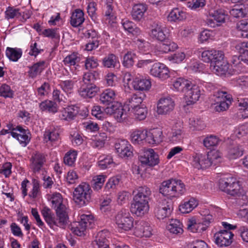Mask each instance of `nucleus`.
Wrapping results in <instances>:
<instances>
[{
    "mask_svg": "<svg viewBox=\"0 0 248 248\" xmlns=\"http://www.w3.org/2000/svg\"><path fill=\"white\" fill-rule=\"evenodd\" d=\"M135 193L131 204L130 211L137 217H142L149 210V201L151 195L150 188L146 186L139 187Z\"/></svg>",
    "mask_w": 248,
    "mask_h": 248,
    "instance_id": "obj_1",
    "label": "nucleus"
},
{
    "mask_svg": "<svg viewBox=\"0 0 248 248\" xmlns=\"http://www.w3.org/2000/svg\"><path fill=\"white\" fill-rule=\"evenodd\" d=\"M186 192L185 185L180 180L170 179L163 181L159 187V192L170 199L179 198Z\"/></svg>",
    "mask_w": 248,
    "mask_h": 248,
    "instance_id": "obj_2",
    "label": "nucleus"
},
{
    "mask_svg": "<svg viewBox=\"0 0 248 248\" xmlns=\"http://www.w3.org/2000/svg\"><path fill=\"white\" fill-rule=\"evenodd\" d=\"M92 193V190L90 185L85 182L81 183L74 189V200L79 206H85L90 202Z\"/></svg>",
    "mask_w": 248,
    "mask_h": 248,
    "instance_id": "obj_3",
    "label": "nucleus"
},
{
    "mask_svg": "<svg viewBox=\"0 0 248 248\" xmlns=\"http://www.w3.org/2000/svg\"><path fill=\"white\" fill-rule=\"evenodd\" d=\"M232 101V95L223 91L215 92L210 98L211 107L214 108H228Z\"/></svg>",
    "mask_w": 248,
    "mask_h": 248,
    "instance_id": "obj_4",
    "label": "nucleus"
},
{
    "mask_svg": "<svg viewBox=\"0 0 248 248\" xmlns=\"http://www.w3.org/2000/svg\"><path fill=\"white\" fill-rule=\"evenodd\" d=\"M227 16V14L223 9L210 8L208 10L206 24L208 26L212 28L220 26L225 22Z\"/></svg>",
    "mask_w": 248,
    "mask_h": 248,
    "instance_id": "obj_5",
    "label": "nucleus"
},
{
    "mask_svg": "<svg viewBox=\"0 0 248 248\" xmlns=\"http://www.w3.org/2000/svg\"><path fill=\"white\" fill-rule=\"evenodd\" d=\"M114 221L119 230L129 231L133 227L134 219L126 211L119 212L115 217Z\"/></svg>",
    "mask_w": 248,
    "mask_h": 248,
    "instance_id": "obj_6",
    "label": "nucleus"
},
{
    "mask_svg": "<svg viewBox=\"0 0 248 248\" xmlns=\"http://www.w3.org/2000/svg\"><path fill=\"white\" fill-rule=\"evenodd\" d=\"M149 73L151 75L158 78L159 80L165 81L173 75V73L175 72H170L169 68L164 63L156 62L152 65Z\"/></svg>",
    "mask_w": 248,
    "mask_h": 248,
    "instance_id": "obj_7",
    "label": "nucleus"
},
{
    "mask_svg": "<svg viewBox=\"0 0 248 248\" xmlns=\"http://www.w3.org/2000/svg\"><path fill=\"white\" fill-rule=\"evenodd\" d=\"M52 207L55 209L57 216H62L68 221V209L66 203L63 200L61 194L59 193L53 194L51 197Z\"/></svg>",
    "mask_w": 248,
    "mask_h": 248,
    "instance_id": "obj_8",
    "label": "nucleus"
},
{
    "mask_svg": "<svg viewBox=\"0 0 248 248\" xmlns=\"http://www.w3.org/2000/svg\"><path fill=\"white\" fill-rule=\"evenodd\" d=\"M42 214L46 222L52 228L55 227H63L68 222L63 216L57 215V217H53L50 210L47 208H44L42 210Z\"/></svg>",
    "mask_w": 248,
    "mask_h": 248,
    "instance_id": "obj_9",
    "label": "nucleus"
},
{
    "mask_svg": "<svg viewBox=\"0 0 248 248\" xmlns=\"http://www.w3.org/2000/svg\"><path fill=\"white\" fill-rule=\"evenodd\" d=\"M150 36L160 42L165 41L170 36V30L166 27H163L161 24L154 23L149 32Z\"/></svg>",
    "mask_w": 248,
    "mask_h": 248,
    "instance_id": "obj_10",
    "label": "nucleus"
},
{
    "mask_svg": "<svg viewBox=\"0 0 248 248\" xmlns=\"http://www.w3.org/2000/svg\"><path fill=\"white\" fill-rule=\"evenodd\" d=\"M186 95L184 98V102L182 106L184 108L190 106L199 100L201 95L200 88L196 85L191 83L189 89L185 92Z\"/></svg>",
    "mask_w": 248,
    "mask_h": 248,
    "instance_id": "obj_11",
    "label": "nucleus"
},
{
    "mask_svg": "<svg viewBox=\"0 0 248 248\" xmlns=\"http://www.w3.org/2000/svg\"><path fill=\"white\" fill-rule=\"evenodd\" d=\"M46 161V156L43 154L37 152L32 155L30 159V167L36 174L46 172L44 165Z\"/></svg>",
    "mask_w": 248,
    "mask_h": 248,
    "instance_id": "obj_12",
    "label": "nucleus"
},
{
    "mask_svg": "<svg viewBox=\"0 0 248 248\" xmlns=\"http://www.w3.org/2000/svg\"><path fill=\"white\" fill-rule=\"evenodd\" d=\"M233 236L230 231L220 230L214 234V241L219 247H227L232 244Z\"/></svg>",
    "mask_w": 248,
    "mask_h": 248,
    "instance_id": "obj_13",
    "label": "nucleus"
},
{
    "mask_svg": "<svg viewBox=\"0 0 248 248\" xmlns=\"http://www.w3.org/2000/svg\"><path fill=\"white\" fill-rule=\"evenodd\" d=\"M163 42V43L152 47L151 52L155 55L160 56L170 51H173L178 48L177 44L174 42L166 39Z\"/></svg>",
    "mask_w": 248,
    "mask_h": 248,
    "instance_id": "obj_14",
    "label": "nucleus"
},
{
    "mask_svg": "<svg viewBox=\"0 0 248 248\" xmlns=\"http://www.w3.org/2000/svg\"><path fill=\"white\" fill-rule=\"evenodd\" d=\"M139 159L142 164L149 166H155L159 161L158 155L153 149L144 150Z\"/></svg>",
    "mask_w": 248,
    "mask_h": 248,
    "instance_id": "obj_15",
    "label": "nucleus"
},
{
    "mask_svg": "<svg viewBox=\"0 0 248 248\" xmlns=\"http://www.w3.org/2000/svg\"><path fill=\"white\" fill-rule=\"evenodd\" d=\"M172 210L171 203L166 200L159 202L155 208V213L159 219H163L169 217Z\"/></svg>",
    "mask_w": 248,
    "mask_h": 248,
    "instance_id": "obj_16",
    "label": "nucleus"
},
{
    "mask_svg": "<svg viewBox=\"0 0 248 248\" xmlns=\"http://www.w3.org/2000/svg\"><path fill=\"white\" fill-rule=\"evenodd\" d=\"M192 82L184 78H172L170 83V89L174 92L185 93L191 86Z\"/></svg>",
    "mask_w": 248,
    "mask_h": 248,
    "instance_id": "obj_17",
    "label": "nucleus"
},
{
    "mask_svg": "<svg viewBox=\"0 0 248 248\" xmlns=\"http://www.w3.org/2000/svg\"><path fill=\"white\" fill-rule=\"evenodd\" d=\"M109 235L110 233L107 230L99 232L91 243L90 248H109L108 240Z\"/></svg>",
    "mask_w": 248,
    "mask_h": 248,
    "instance_id": "obj_18",
    "label": "nucleus"
},
{
    "mask_svg": "<svg viewBox=\"0 0 248 248\" xmlns=\"http://www.w3.org/2000/svg\"><path fill=\"white\" fill-rule=\"evenodd\" d=\"M115 148L121 157H129L132 155V147L125 140H118L115 144Z\"/></svg>",
    "mask_w": 248,
    "mask_h": 248,
    "instance_id": "obj_19",
    "label": "nucleus"
},
{
    "mask_svg": "<svg viewBox=\"0 0 248 248\" xmlns=\"http://www.w3.org/2000/svg\"><path fill=\"white\" fill-rule=\"evenodd\" d=\"M191 164L198 169H204L211 166L207 154H195L192 156Z\"/></svg>",
    "mask_w": 248,
    "mask_h": 248,
    "instance_id": "obj_20",
    "label": "nucleus"
},
{
    "mask_svg": "<svg viewBox=\"0 0 248 248\" xmlns=\"http://www.w3.org/2000/svg\"><path fill=\"white\" fill-rule=\"evenodd\" d=\"M61 132L60 127L58 126H51L46 129L44 134V140L46 143H55L60 139Z\"/></svg>",
    "mask_w": 248,
    "mask_h": 248,
    "instance_id": "obj_21",
    "label": "nucleus"
},
{
    "mask_svg": "<svg viewBox=\"0 0 248 248\" xmlns=\"http://www.w3.org/2000/svg\"><path fill=\"white\" fill-rule=\"evenodd\" d=\"M16 130L18 133L11 131L10 133L11 136L16 139L23 146H26L30 141V132L20 126H16Z\"/></svg>",
    "mask_w": 248,
    "mask_h": 248,
    "instance_id": "obj_22",
    "label": "nucleus"
},
{
    "mask_svg": "<svg viewBox=\"0 0 248 248\" xmlns=\"http://www.w3.org/2000/svg\"><path fill=\"white\" fill-rule=\"evenodd\" d=\"M152 229L149 224L144 221L138 222L134 230V234L138 237H149L152 234Z\"/></svg>",
    "mask_w": 248,
    "mask_h": 248,
    "instance_id": "obj_23",
    "label": "nucleus"
},
{
    "mask_svg": "<svg viewBox=\"0 0 248 248\" xmlns=\"http://www.w3.org/2000/svg\"><path fill=\"white\" fill-rule=\"evenodd\" d=\"M147 134L146 130H133L130 133V139L134 144L140 145L146 141Z\"/></svg>",
    "mask_w": 248,
    "mask_h": 248,
    "instance_id": "obj_24",
    "label": "nucleus"
},
{
    "mask_svg": "<svg viewBox=\"0 0 248 248\" xmlns=\"http://www.w3.org/2000/svg\"><path fill=\"white\" fill-rule=\"evenodd\" d=\"M187 17V13L183 9L174 8L172 9L167 16L168 21L170 22L183 21Z\"/></svg>",
    "mask_w": 248,
    "mask_h": 248,
    "instance_id": "obj_25",
    "label": "nucleus"
},
{
    "mask_svg": "<svg viewBox=\"0 0 248 248\" xmlns=\"http://www.w3.org/2000/svg\"><path fill=\"white\" fill-rule=\"evenodd\" d=\"M146 142L150 144L156 145L163 140L162 131L159 128H154L147 131Z\"/></svg>",
    "mask_w": 248,
    "mask_h": 248,
    "instance_id": "obj_26",
    "label": "nucleus"
},
{
    "mask_svg": "<svg viewBox=\"0 0 248 248\" xmlns=\"http://www.w3.org/2000/svg\"><path fill=\"white\" fill-rule=\"evenodd\" d=\"M183 123L179 122L176 123L172 127L170 140L175 143L181 142L184 138V133L183 131Z\"/></svg>",
    "mask_w": 248,
    "mask_h": 248,
    "instance_id": "obj_27",
    "label": "nucleus"
},
{
    "mask_svg": "<svg viewBox=\"0 0 248 248\" xmlns=\"http://www.w3.org/2000/svg\"><path fill=\"white\" fill-rule=\"evenodd\" d=\"M98 89L93 83L83 84L79 90V93L83 98H92L96 95Z\"/></svg>",
    "mask_w": 248,
    "mask_h": 248,
    "instance_id": "obj_28",
    "label": "nucleus"
},
{
    "mask_svg": "<svg viewBox=\"0 0 248 248\" xmlns=\"http://www.w3.org/2000/svg\"><path fill=\"white\" fill-rule=\"evenodd\" d=\"M198 205V201L194 198H190L184 200L179 205V211L181 213L187 214L191 212Z\"/></svg>",
    "mask_w": 248,
    "mask_h": 248,
    "instance_id": "obj_29",
    "label": "nucleus"
},
{
    "mask_svg": "<svg viewBox=\"0 0 248 248\" xmlns=\"http://www.w3.org/2000/svg\"><path fill=\"white\" fill-rule=\"evenodd\" d=\"M147 5L143 3L135 4L132 8L131 16L135 21H140L144 17V14L147 10Z\"/></svg>",
    "mask_w": 248,
    "mask_h": 248,
    "instance_id": "obj_30",
    "label": "nucleus"
},
{
    "mask_svg": "<svg viewBox=\"0 0 248 248\" xmlns=\"http://www.w3.org/2000/svg\"><path fill=\"white\" fill-rule=\"evenodd\" d=\"M229 64L225 60H222L213 64L210 65L211 71L218 76H222L226 74L229 70Z\"/></svg>",
    "mask_w": 248,
    "mask_h": 248,
    "instance_id": "obj_31",
    "label": "nucleus"
},
{
    "mask_svg": "<svg viewBox=\"0 0 248 248\" xmlns=\"http://www.w3.org/2000/svg\"><path fill=\"white\" fill-rule=\"evenodd\" d=\"M227 194L234 197H242L243 200H246L247 196L244 194V190L240 183L235 179L227 191Z\"/></svg>",
    "mask_w": 248,
    "mask_h": 248,
    "instance_id": "obj_32",
    "label": "nucleus"
},
{
    "mask_svg": "<svg viewBox=\"0 0 248 248\" xmlns=\"http://www.w3.org/2000/svg\"><path fill=\"white\" fill-rule=\"evenodd\" d=\"M236 178L231 174H225L223 175L219 180L218 186L219 189L227 193L229 187L233 184Z\"/></svg>",
    "mask_w": 248,
    "mask_h": 248,
    "instance_id": "obj_33",
    "label": "nucleus"
},
{
    "mask_svg": "<svg viewBox=\"0 0 248 248\" xmlns=\"http://www.w3.org/2000/svg\"><path fill=\"white\" fill-rule=\"evenodd\" d=\"M84 20V13L82 10L76 9L73 12L70 20V24L73 27H77L80 26Z\"/></svg>",
    "mask_w": 248,
    "mask_h": 248,
    "instance_id": "obj_34",
    "label": "nucleus"
},
{
    "mask_svg": "<svg viewBox=\"0 0 248 248\" xmlns=\"http://www.w3.org/2000/svg\"><path fill=\"white\" fill-rule=\"evenodd\" d=\"M244 152L243 146L238 144L231 146L228 150L227 157L230 159H236L241 156Z\"/></svg>",
    "mask_w": 248,
    "mask_h": 248,
    "instance_id": "obj_35",
    "label": "nucleus"
},
{
    "mask_svg": "<svg viewBox=\"0 0 248 248\" xmlns=\"http://www.w3.org/2000/svg\"><path fill=\"white\" fill-rule=\"evenodd\" d=\"M107 135L105 133H99L93 136L91 139V145L93 148L100 149L104 146L107 140Z\"/></svg>",
    "mask_w": 248,
    "mask_h": 248,
    "instance_id": "obj_36",
    "label": "nucleus"
},
{
    "mask_svg": "<svg viewBox=\"0 0 248 248\" xmlns=\"http://www.w3.org/2000/svg\"><path fill=\"white\" fill-rule=\"evenodd\" d=\"M46 67V63L44 61H40L34 63L30 67L28 72L29 77L31 78H35L37 76L40 75Z\"/></svg>",
    "mask_w": 248,
    "mask_h": 248,
    "instance_id": "obj_37",
    "label": "nucleus"
},
{
    "mask_svg": "<svg viewBox=\"0 0 248 248\" xmlns=\"http://www.w3.org/2000/svg\"><path fill=\"white\" fill-rule=\"evenodd\" d=\"M121 23L125 31L134 36L140 34L141 31L133 22L127 19H123Z\"/></svg>",
    "mask_w": 248,
    "mask_h": 248,
    "instance_id": "obj_38",
    "label": "nucleus"
},
{
    "mask_svg": "<svg viewBox=\"0 0 248 248\" xmlns=\"http://www.w3.org/2000/svg\"><path fill=\"white\" fill-rule=\"evenodd\" d=\"M5 55L10 61L16 62L21 57L22 50L17 47H7L6 49Z\"/></svg>",
    "mask_w": 248,
    "mask_h": 248,
    "instance_id": "obj_39",
    "label": "nucleus"
},
{
    "mask_svg": "<svg viewBox=\"0 0 248 248\" xmlns=\"http://www.w3.org/2000/svg\"><path fill=\"white\" fill-rule=\"evenodd\" d=\"M132 85L135 90L146 91L151 88V82L148 79L136 78L132 81Z\"/></svg>",
    "mask_w": 248,
    "mask_h": 248,
    "instance_id": "obj_40",
    "label": "nucleus"
},
{
    "mask_svg": "<svg viewBox=\"0 0 248 248\" xmlns=\"http://www.w3.org/2000/svg\"><path fill=\"white\" fill-rule=\"evenodd\" d=\"M167 229L171 233L182 234L183 232V225L177 219H171L167 226Z\"/></svg>",
    "mask_w": 248,
    "mask_h": 248,
    "instance_id": "obj_41",
    "label": "nucleus"
},
{
    "mask_svg": "<svg viewBox=\"0 0 248 248\" xmlns=\"http://www.w3.org/2000/svg\"><path fill=\"white\" fill-rule=\"evenodd\" d=\"M115 96V93L113 90L108 89L100 94V101L103 104L108 105L114 100Z\"/></svg>",
    "mask_w": 248,
    "mask_h": 248,
    "instance_id": "obj_42",
    "label": "nucleus"
},
{
    "mask_svg": "<svg viewBox=\"0 0 248 248\" xmlns=\"http://www.w3.org/2000/svg\"><path fill=\"white\" fill-rule=\"evenodd\" d=\"M103 20L106 24L109 25H112L116 22V16L112 6L110 4H107L106 6Z\"/></svg>",
    "mask_w": 248,
    "mask_h": 248,
    "instance_id": "obj_43",
    "label": "nucleus"
},
{
    "mask_svg": "<svg viewBox=\"0 0 248 248\" xmlns=\"http://www.w3.org/2000/svg\"><path fill=\"white\" fill-rule=\"evenodd\" d=\"M175 105V101L170 96L162 97L157 103V108H172Z\"/></svg>",
    "mask_w": 248,
    "mask_h": 248,
    "instance_id": "obj_44",
    "label": "nucleus"
},
{
    "mask_svg": "<svg viewBox=\"0 0 248 248\" xmlns=\"http://www.w3.org/2000/svg\"><path fill=\"white\" fill-rule=\"evenodd\" d=\"M230 15L235 18H243L247 14V9L245 5L241 4L238 5H235L230 11Z\"/></svg>",
    "mask_w": 248,
    "mask_h": 248,
    "instance_id": "obj_45",
    "label": "nucleus"
},
{
    "mask_svg": "<svg viewBox=\"0 0 248 248\" xmlns=\"http://www.w3.org/2000/svg\"><path fill=\"white\" fill-rule=\"evenodd\" d=\"M98 167L102 170L112 166L114 164L112 157L110 155H102L98 158Z\"/></svg>",
    "mask_w": 248,
    "mask_h": 248,
    "instance_id": "obj_46",
    "label": "nucleus"
},
{
    "mask_svg": "<svg viewBox=\"0 0 248 248\" xmlns=\"http://www.w3.org/2000/svg\"><path fill=\"white\" fill-rule=\"evenodd\" d=\"M142 101L141 97L134 95L127 101L124 102V107H125V108H136L140 107Z\"/></svg>",
    "mask_w": 248,
    "mask_h": 248,
    "instance_id": "obj_47",
    "label": "nucleus"
},
{
    "mask_svg": "<svg viewBox=\"0 0 248 248\" xmlns=\"http://www.w3.org/2000/svg\"><path fill=\"white\" fill-rule=\"evenodd\" d=\"M214 38V32L209 30L205 29L201 31L198 35V41L200 44H203Z\"/></svg>",
    "mask_w": 248,
    "mask_h": 248,
    "instance_id": "obj_48",
    "label": "nucleus"
},
{
    "mask_svg": "<svg viewBox=\"0 0 248 248\" xmlns=\"http://www.w3.org/2000/svg\"><path fill=\"white\" fill-rule=\"evenodd\" d=\"M106 178V175L103 174L94 176L92 180L93 187V189L96 191L100 190L102 188Z\"/></svg>",
    "mask_w": 248,
    "mask_h": 248,
    "instance_id": "obj_49",
    "label": "nucleus"
},
{
    "mask_svg": "<svg viewBox=\"0 0 248 248\" xmlns=\"http://www.w3.org/2000/svg\"><path fill=\"white\" fill-rule=\"evenodd\" d=\"M87 228L86 225L78 221L72 224L71 230L76 235L81 236L85 234Z\"/></svg>",
    "mask_w": 248,
    "mask_h": 248,
    "instance_id": "obj_50",
    "label": "nucleus"
},
{
    "mask_svg": "<svg viewBox=\"0 0 248 248\" xmlns=\"http://www.w3.org/2000/svg\"><path fill=\"white\" fill-rule=\"evenodd\" d=\"M21 15V13L20 12V10L14 7L9 6L5 11V18L8 20L15 18L21 19L20 18Z\"/></svg>",
    "mask_w": 248,
    "mask_h": 248,
    "instance_id": "obj_51",
    "label": "nucleus"
},
{
    "mask_svg": "<svg viewBox=\"0 0 248 248\" xmlns=\"http://www.w3.org/2000/svg\"><path fill=\"white\" fill-rule=\"evenodd\" d=\"M119 62L118 58L113 54H110L103 60V64L105 67L114 68Z\"/></svg>",
    "mask_w": 248,
    "mask_h": 248,
    "instance_id": "obj_52",
    "label": "nucleus"
},
{
    "mask_svg": "<svg viewBox=\"0 0 248 248\" xmlns=\"http://www.w3.org/2000/svg\"><path fill=\"white\" fill-rule=\"evenodd\" d=\"M78 155V152L74 150H70L67 152L64 157L63 161L65 165L72 166L75 163Z\"/></svg>",
    "mask_w": 248,
    "mask_h": 248,
    "instance_id": "obj_53",
    "label": "nucleus"
},
{
    "mask_svg": "<svg viewBox=\"0 0 248 248\" xmlns=\"http://www.w3.org/2000/svg\"><path fill=\"white\" fill-rule=\"evenodd\" d=\"M80 57L77 53H73L67 56L63 60L64 64L68 66L78 65Z\"/></svg>",
    "mask_w": 248,
    "mask_h": 248,
    "instance_id": "obj_54",
    "label": "nucleus"
},
{
    "mask_svg": "<svg viewBox=\"0 0 248 248\" xmlns=\"http://www.w3.org/2000/svg\"><path fill=\"white\" fill-rule=\"evenodd\" d=\"M189 127L193 130H202L206 127V125L201 119L190 118L189 122Z\"/></svg>",
    "mask_w": 248,
    "mask_h": 248,
    "instance_id": "obj_55",
    "label": "nucleus"
},
{
    "mask_svg": "<svg viewBox=\"0 0 248 248\" xmlns=\"http://www.w3.org/2000/svg\"><path fill=\"white\" fill-rule=\"evenodd\" d=\"M220 140L216 136L211 135L207 136L203 141L204 146L207 148H210L212 147L217 145Z\"/></svg>",
    "mask_w": 248,
    "mask_h": 248,
    "instance_id": "obj_56",
    "label": "nucleus"
},
{
    "mask_svg": "<svg viewBox=\"0 0 248 248\" xmlns=\"http://www.w3.org/2000/svg\"><path fill=\"white\" fill-rule=\"evenodd\" d=\"M204 67V65L197 60H190L187 65L188 69L193 72H201L203 70Z\"/></svg>",
    "mask_w": 248,
    "mask_h": 248,
    "instance_id": "obj_57",
    "label": "nucleus"
},
{
    "mask_svg": "<svg viewBox=\"0 0 248 248\" xmlns=\"http://www.w3.org/2000/svg\"><path fill=\"white\" fill-rule=\"evenodd\" d=\"M207 155L208 160L211 162V166L212 165H216L221 161V154L218 151H211L207 154Z\"/></svg>",
    "mask_w": 248,
    "mask_h": 248,
    "instance_id": "obj_58",
    "label": "nucleus"
},
{
    "mask_svg": "<svg viewBox=\"0 0 248 248\" xmlns=\"http://www.w3.org/2000/svg\"><path fill=\"white\" fill-rule=\"evenodd\" d=\"M109 111L119 122H123L127 116L126 109H109Z\"/></svg>",
    "mask_w": 248,
    "mask_h": 248,
    "instance_id": "obj_59",
    "label": "nucleus"
},
{
    "mask_svg": "<svg viewBox=\"0 0 248 248\" xmlns=\"http://www.w3.org/2000/svg\"><path fill=\"white\" fill-rule=\"evenodd\" d=\"M236 85L240 87L243 90L248 89V75L238 76L234 78Z\"/></svg>",
    "mask_w": 248,
    "mask_h": 248,
    "instance_id": "obj_60",
    "label": "nucleus"
},
{
    "mask_svg": "<svg viewBox=\"0 0 248 248\" xmlns=\"http://www.w3.org/2000/svg\"><path fill=\"white\" fill-rule=\"evenodd\" d=\"M213 54H212V58L210 62V65L216 64L219 62L224 60V52L220 50L212 48Z\"/></svg>",
    "mask_w": 248,
    "mask_h": 248,
    "instance_id": "obj_61",
    "label": "nucleus"
},
{
    "mask_svg": "<svg viewBox=\"0 0 248 248\" xmlns=\"http://www.w3.org/2000/svg\"><path fill=\"white\" fill-rule=\"evenodd\" d=\"M135 54L131 51L127 52L124 56L123 64L127 68L131 67L134 63Z\"/></svg>",
    "mask_w": 248,
    "mask_h": 248,
    "instance_id": "obj_62",
    "label": "nucleus"
},
{
    "mask_svg": "<svg viewBox=\"0 0 248 248\" xmlns=\"http://www.w3.org/2000/svg\"><path fill=\"white\" fill-rule=\"evenodd\" d=\"M236 28L243 32L242 34L243 37L248 38V18L241 20L238 22Z\"/></svg>",
    "mask_w": 248,
    "mask_h": 248,
    "instance_id": "obj_63",
    "label": "nucleus"
},
{
    "mask_svg": "<svg viewBox=\"0 0 248 248\" xmlns=\"http://www.w3.org/2000/svg\"><path fill=\"white\" fill-rule=\"evenodd\" d=\"M135 43L140 53H147V51L149 50L150 47V44L148 42L142 39H138L135 41Z\"/></svg>",
    "mask_w": 248,
    "mask_h": 248,
    "instance_id": "obj_64",
    "label": "nucleus"
}]
</instances>
